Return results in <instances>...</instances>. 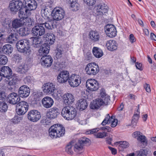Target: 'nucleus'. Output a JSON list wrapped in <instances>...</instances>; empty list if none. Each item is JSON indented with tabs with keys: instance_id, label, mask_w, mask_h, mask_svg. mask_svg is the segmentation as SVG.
Returning <instances> with one entry per match:
<instances>
[{
	"instance_id": "47",
	"label": "nucleus",
	"mask_w": 156,
	"mask_h": 156,
	"mask_svg": "<svg viewBox=\"0 0 156 156\" xmlns=\"http://www.w3.org/2000/svg\"><path fill=\"white\" fill-rule=\"evenodd\" d=\"M50 118L46 117L44 118L40 121V123L44 125H50L51 124V121Z\"/></svg>"
},
{
	"instance_id": "8",
	"label": "nucleus",
	"mask_w": 156,
	"mask_h": 156,
	"mask_svg": "<svg viewBox=\"0 0 156 156\" xmlns=\"http://www.w3.org/2000/svg\"><path fill=\"white\" fill-rule=\"evenodd\" d=\"M86 86L87 89L91 91H95L99 87V83L98 81L94 79H90L86 81Z\"/></svg>"
},
{
	"instance_id": "63",
	"label": "nucleus",
	"mask_w": 156,
	"mask_h": 156,
	"mask_svg": "<svg viewBox=\"0 0 156 156\" xmlns=\"http://www.w3.org/2000/svg\"><path fill=\"white\" fill-rule=\"evenodd\" d=\"M56 57L59 58L61 57L62 51L61 49H56L55 50Z\"/></svg>"
},
{
	"instance_id": "52",
	"label": "nucleus",
	"mask_w": 156,
	"mask_h": 156,
	"mask_svg": "<svg viewBox=\"0 0 156 156\" xmlns=\"http://www.w3.org/2000/svg\"><path fill=\"white\" fill-rule=\"evenodd\" d=\"M84 2L88 6H93L94 5L96 0H83Z\"/></svg>"
},
{
	"instance_id": "12",
	"label": "nucleus",
	"mask_w": 156,
	"mask_h": 156,
	"mask_svg": "<svg viewBox=\"0 0 156 156\" xmlns=\"http://www.w3.org/2000/svg\"><path fill=\"white\" fill-rule=\"evenodd\" d=\"M105 30L107 35L110 37H115L116 35V30L115 26L111 24H108L105 27Z\"/></svg>"
},
{
	"instance_id": "32",
	"label": "nucleus",
	"mask_w": 156,
	"mask_h": 156,
	"mask_svg": "<svg viewBox=\"0 0 156 156\" xmlns=\"http://www.w3.org/2000/svg\"><path fill=\"white\" fill-rule=\"evenodd\" d=\"M78 105L80 110H84L86 108L87 106V104L86 99H82L79 100L77 102Z\"/></svg>"
},
{
	"instance_id": "40",
	"label": "nucleus",
	"mask_w": 156,
	"mask_h": 156,
	"mask_svg": "<svg viewBox=\"0 0 156 156\" xmlns=\"http://www.w3.org/2000/svg\"><path fill=\"white\" fill-rule=\"evenodd\" d=\"M129 145V144L128 142L126 141H121L119 142L118 147L120 150H122L123 149L128 147Z\"/></svg>"
},
{
	"instance_id": "2",
	"label": "nucleus",
	"mask_w": 156,
	"mask_h": 156,
	"mask_svg": "<svg viewBox=\"0 0 156 156\" xmlns=\"http://www.w3.org/2000/svg\"><path fill=\"white\" fill-rule=\"evenodd\" d=\"M50 136L52 138L60 137L64 135L65 128L61 125L56 124L51 126L49 129Z\"/></svg>"
},
{
	"instance_id": "49",
	"label": "nucleus",
	"mask_w": 156,
	"mask_h": 156,
	"mask_svg": "<svg viewBox=\"0 0 156 156\" xmlns=\"http://www.w3.org/2000/svg\"><path fill=\"white\" fill-rule=\"evenodd\" d=\"M107 133L105 132H99L95 134V136L97 138H103L107 136Z\"/></svg>"
},
{
	"instance_id": "13",
	"label": "nucleus",
	"mask_w": 156,
	"mask_h": 156,
	"mask_svg": "<svg viewBox=\"0 0 156 156\" xmlns=\"http://www.w3.org/2000/svg\"><path fill=\"white\" fill-rule=\"evenodd\" d=\"M31 33L34 36L39 37L44 34L45 29L43 26L37 25L35 26L32 29Z\"/></svg>"
},
{
	"instance_id": "46",
	"label": "nucleus",
	"mask_w": 156,
	"mask_h": 156,
	"mask_svg": "<svg viewBox=\"0 0 156 156\" xmlns=\"http://www.w3.org/2000/svg\"><path fill=\"white\" fill-rule=\"evenodd\" d=\"M93 103L96 105L97 108L98 109L100 106L103 105L102 100L98 99L93 101Z\"/></svg>"
},
{
	"instance_id": "38",
	"label": "nucleus",
	"mask_w": 156,
	"mask_h": 156,
	"mask_svg": "<svg viewBox=\"0 0 156 156\" xmlns=\"http://www.w3.org/2000/svg\"><path fill=\"white\" fill-rule=\"evenodd\" d=\"M92 52L95 57L99 58L103 55V53L101 49H93Z\"/></svg>"
},
{
	"instance_id": "15",
	"label": "nucleus",
	"mask_w": 156,
	"mask_h": 156,
	"mask_svg": "<svg viewBox=\"0 0 156 156\" xmlns=\"http://www.w3.org/2000/svg\"><path fill=\"white\" fill-rule=\"evenodd\" d=\"M30 90L29 87L26 85L21 86L18 90V94L22 98L28 97L30 93Z\"/></svg>"
},
{
	"instance_id": "58",
	"label": "nucleus",
	"mask_w": 156,
	"mask_h": 156,
	"mask_svg": "<svg viewBox=\"0 0 156 156\" xmlns=\"http://www.w3.org/2000/svg\"><path fill=\"white\" fill-rule=\"evenodd\" d=\"M100 130V128H97L93 129L86 132V133L87 134H93L98 132Z\"/></svg>"
},
{
	"instance_id": "51",
	"label": "nucleus",
	"mask_w": 156,
	"mask_h": 156,
	"mask_svg": "<svg viewBox=\"0 0 156 156\" xmlns=\"http://www.w3.org/2000/svg\"><path fill=\"white\" fill-rule=\"evenodd\" d=\"M50 49H39L38 55L40 56H46L49 52Z\"/></svg>"
},
{
	"instance_id": "20",
	"label": "nucleus",
	"mask_w": 156,
	"mask_h": 156,
	"mask_svg": "<svg viewBox=\"0 0 156 156\" xmlns=\"http://www.w3.org/2000/svg\"><path fill=\"white\" fill-rule=\"evenodd\" d=\"M54 101L52 98L49 97H44L42 100L43 106L46 108L51 107L53 104Z\"/></svg>"
},
{
	"instance_id": "7",
	"label": "nucleus",
	"mask_w": 156,
	"mask_h": 156,
	"mask_svg": "<svg viewBox=\"0 0 156 156\" xmlns=\"http://www.w3.org/2000/svg\"><path fill=\"white\" fill-rule=\"evenodd\" d=\"M23 6V2L16 0L11 1L9 4V8L11 12H16L21 10Z\"/></svg>"
},
{
	"instance_id": "35",
	"label": "nucleus",
	"mask_w": 156,
	"mask_h": 156,
	"mask_svg": "<svg viewBox=\"0 0 156 156\" xmlns=\"http://www.w3.org/2000/svg\"><path fill=\"white\" fill-rule=\"evenodd\" d=\"M107 49H117L116 43L114 40H109L106 44Z\"/></svg>"
},
{
	"instance_id": "1",
	"label": "nucleus",
	"mask_w": 156,
	"mask_h": 156,
	"mask_svg": "<svg viewBox=\"0 0 156 156\" xmlns=\"http://www.w3.org/2000/svg\"><path fill=\"white\" fill-rule=\"evenodd\" d=\"M90 140L87 138L83 137L80 138L78 142L73 146L72 145L71 142L69 143L66 147L65 150L68 154H73V147L74 150L78 153H81L83 151V146L85 145L89 144Z\"/></svg>"
},
{
	"instance_id": "25",
	"label": "nucleus",
	"mask_w": 156,
	"mask_h": 156,
	"mask_svg": "<svg viewBox=\"0 0 156 156\" xmlns=\"http://www.w3.org/2000/svg\"><path fill=\"white\" fill-rule=\"evenodd\" d=\"M89 37L90 39L94 42L98 41L100 38L99 33L96 30H91L89 32Z\"/></svg>"
},
{
	"instance_id": "11",
	"label": "nucleus",
	"mask_w": 156,
	"mask_h": 156,
	"mask_svg": "<svg viewBox=\"0 0 156 156\" xmlns=\"http://www.w3.org/2000/svg\"><path fill=\"white\" fill-rule=\"evenodd\" d=\"M41 115L40 112L36 110H31L29 112L28 118L30 121L36 122L41 118Z\"/></svg>"
},
{
	"instance_id": "14",
	"label": "nucleus",
	"mask_w": 156,
	"mask_h": 156,
	"mask_svg": "<svg viewBox=\"0 0 156 156\" xmlns=\"http://www.w3.org/2000/svg\"><path fill=\"white\" fill-rule=\"evenodd\" d=\"M70 76L68 72L66 70L61 71L58 76L57 81L60 83H64L66 82L69 80Z\"/></svg>"
},
{
	"instance_id": "5",
	"label": "nucleus",
	"mask_w": 156,
	"mask_h": 156,
	"mask_svg": "<svg viewBox=\"0 0 156 156\" xmlns=\"http://www.w3.org/2000/svg\"><path fill=\"white\" fill-rule=\"evenodd\" d=\"M65 13L64 10L61 8L56 7L52 11V16L54 20H60L63 18Z\"/></svg>"
},
{
	"instance_id": "61",
	"label": "nucleus",
	"mask_w": 156,
	"mask_h": 156,
	"mask_svg": "<svg viewBox=\"0 0 156 156\" xmlns=\"http://www.w3.org/2000/svg\"><path fill=\"white\" fill-rule=\"evenodd\" d=\"M101 99H102L103 100V104H105L106 105L110 101L109 97L108 95L105 96L104 98H102L101 99Z\"/></svg>"
},
{
	"instance_id": "41",
	"label": "nucleus",
	"mask_w": 156,
	"mask_h": 156,
	"mask_svg": "<svg viewBox=\"0 0 156 156\" xmlns=\"http://www.w3.org/2000/svg\"><path fill=\"white\" fill-rule=\"evenodd\" d=\"M19 11L18 16L20 18V19H25L30 15V14H28L27 12H26V9L25 12L23 11L21 9Z\"/></svg>"
},
{
	"instance_id": "59",
	"label": "nucleus",
	"mask_w": 156,
	"mask_h": 156,
	"mask_svg": "<svg viewBox=\"0 0 156 156\" xmlns=\"http://www.w3.org/2000/svg\"><path fill=\"white\" fill-rule=\"evenodd\" d=\"M22 120V118L18 116H15L12 119V122L14 124L18 123L20 122Z\"/></svg>"
},
{
	"instance_id": "27",
	"label": "nucleus",
	"mask_w": 156,
	"mask_h": 156,
	"mask_svg": "<svg viewBox=\"0 0 156 156\" xmlns=\"http://www.w3.org/2000/svg\"><path fill=\"white\" fill-rule=\"evenodd\" d=\"M69 105L65 106L64 107L62 110L61 114L62 117L68 120L69 117L70 116L69 115V112L70 111L72 112V110H71V108H69Z\"/></svg>"
},
{
	"instance_id": "34",
	"label": "nucleus",
	"mask_w": 156,
	"mask_h": 156,
	"mask_svg": "<svg viewBox=\"0 0 156 156\" xmlns=\"http://www.w3.org/2000/svg\"><path fill=\"white\" fill-rule=\"evenodd\" d=\"M29 69L27 65L26 64H22L17 69V71L20 73H25Z\"/></svg>"
},
{
	"instance_id": "48",
	"label": "nucleus",
	"mask_w": 156,
	"mask_h": 156,
	"mask_svg": "<svg viewBox=\"0 0 156 156\" xmlns=\"http://www.w3.org/2000/svg\"><path fill=\"white\" fill-rule=\"evenodd\" d=\"M71 4V8H73L74 10H78L79 8V5L78 3L76 1V0L74 1L73 0L71 1L69 3Z\"/></svg>"
},
{
	"instance_id": "9",
	"label": "nucleus",
	"mask_w": 156,
	"mask_h": 156,
	"mask_svg": "<svg viewBox=\"0 0 156 156\" xmlns=\"http://www.w3.org/2000/svg\"><path fill=\"white\" fill-rule=\"evenodd\" d=\"M81 81V78L78 75L73 74L70 76L68 83L70 86L75 87L80 85Z\"/></svg>"
},
{
	"instance_id": "43",
	"label": "nucleus",
	"mask_w": 156,
	"mask_h": 156,
	"mask_svg": "<svg viewBox=\"0 0 156 156\" xmlns=\"http://www.w3.org/2000/svg\"><path fill=\"white\" fill-rule=\"evenodd\" d=\"M8 109L7 104L5 102L0 103V112H6Z\"/></svg>"
},
{
	"instance_id": "21",
	"label": "nucleus",
	"mask_w": 156,
	"mask_h": 156,
	"mask_svg": "<svg viewBox=\"0 0 156 156\" xmlns=\"http://www.w3.org/2000/svg\"><path fill=\"white\" fill-rule=\"evenodd\" d=\"M30 42L26 40H21L16 44L17 49H29L30 47Z\"/></svg>"
},
{
	"instance_id": "56",
	"label": "nucleus",
	"mask_w": 156,
	"mask_h": 156,
	"mask_svg": "<svg viewBox=\"0 0 156 156\" xmlns=\"http://www.w3.org/2000/svg\"><path fill=\"white\" fill-rule=\"evenodd\" d=\"M17 50L19 52L27 55H30L31 52L30 49H17Z\"/></svg>"
},
{
	"instance_id": "31",
	"label": "nucleus",
	"mask_w": 156,
	"mask_h": 156,
	"mask_svg": "<svg viewBox=\"0 0 156 156\" xmlns=\"http://www.w3.org/2000/svg\"><path fill=\"white\" fill-rule=\"evenodd\" d=\"M24 23L22 19H16L12 21V26L13 28L16 29L23 25Z\"/></svg>"
},
{
	"instance_id": "30",
	"label": "nucleus",
	"mask_w": 156,
	"mask_h": 156,
	"mask_svg": "<svg viewBox=\"0 0 156 156\" xmlns=\"http://www.w3.org/2000/svg\"><path fill=\"white\" fill-rule=\"evenodd\" d=\"M29 32L28 28L22 27L20 28L17 31L16 35L17 37L18 36H25L29 34Z\"/></svg>"
},
{
	"instance_id": "33",
	"label": "nucleus",
	"mask_w": 156,
	"mask_h": 156,
	"mask_svg": "<svg viewBox=\"0 0 156 156\" xmlns=\"http://www.w3.org/2000/svg\"><path fill=\"white\" fill-rule=\"evenodd\" d=\"M17 38L18 37L16 35V33L15 34L11 33L6 38V40L9 43H12L16 41L17 39Z\"/></svg>"
},
{
	"instance_id": "60",
	"label": "nucleus",
	"mask_w": 156,
	"mask_h": 156,
	"mask_svg": "<svg viewBox=\"0 0 156 156\" xmlns=\"http://www.w3.org/2000/svg\"><path fill=\"white\" fill-rule=\"evenodd\" d=\"M39 16H38L36 17V20L38 24L39 25H41L43 26L44 24V23L43 20L42 18H39Z\"/></svg>"
},
{
	"instance_id": "39",
	"label": "nucleus",
	"mask_w": 156,
	"mask_h": 156,
	"mask_svg": "<svg viewBox=\"0 0 156 156\" xmlns=\"http://www.w3.org/2000/svg\"><path fill=\"white\" fill-rule=\"evenodd\" d=\"M23 25H25L28 27H30L34 23V22L33 20L30 18L27 17L26 18L23 19Z\"/></svg>"
},
{
	"instance_id": "23",
	"label": "nucleus",
	"mask_w": 156,
	"mask_h": 156,
	"mask_svg": "<svg viewBox=\"0 0 156 156\" xmlns=\"http://www.w3.org/2000/svg\"><path fill=\"white\" fill-rule=\"evenodd\" d=\"M58 114V109L54 107L49 109V112H47V116L50 119H54L56 117Z\"/></svg>"
},
{
	"instance_id": "29",
	"label": "nucleus",
	"mask_w": 156,
	"mask_h": 156,
	"mask_svg": "<svg viewBox=\"0 0 156 156\" xmlns=\"http://www.w3.org/2000/svg\"><path fill=\"white\" fill-rule=\"evenodd\" d=\"M48 21L47 22L44 23V25L45 28L48 30H52L55 27L54 20L52 18L47 19Z\"/></svg>"
},
{
	"instance_id": "64",
	"label": "nucleus",
	"mask_w": 156,
	"mask_h": 156,
	"mask_svg": "<svg viewBox=\"0 0 156 156\" xmlns=\"http://www.w3.org/2000/svg\"><path fill=\"white\" fill-rule=\"evenodd\" d=\"M144 88L146 91L147 92L149 93L151 92V90L150 86L149 84L145 83L144 85Z\"/></svg>"
},
{
	"instance_id": "36",
	"label": "nucleus",
	"mask_w": 156,
	"mask_h": 156,
	"mask_svg": "<svg viewBox=\"0 0 156 156\" xmlns=\"http://www.w3.org/2000/svg\"><path fill=\"white\" fill-rule=\"evenodd\" d=\"M138 113H134L133 117L132 120L131 122V125L133 127H135L137 124V121L139 118V114L140 112L137 111Z\"/></svg>"
},
{
	"instance_id": "50",
	"label": "nucleus",
	"mask_w": 156,
	"mask_h": 156,
	"mask_svg": "<svg viewBox=\"0 0 156 156\" xmlns=\"http://www.w3.org/2000/svg\"><path fill=\"white\" fill-rule=\"evenodd\" d=\"M33 81V79L30 76H28L25 77L23 79V82L25 84H29L31 83Z\"/></svg>"
},
{
	"instance_id": "54",
	"label": "nucleus",
	"mask_w": 156,
	"mask_h": 156,
	"mask_svg": "<svg viewBox=\"0 0 156 156\" xmlns=\"http://www.w3.org/2000/svg\"><path fill=\"white\" fill-rule=\"evenodd\" d=\"M1 23L3 26L6 27L7 25H9L10 23L8 19L6 18H2Z\"/></svg>"
},
{
	"instance_id": "55",
	"label": "nucleus",
	"mask_w": 156,
	"mask_h": 156,
	"mask_svg": "<svg viewBox=\"0 0 156 156\" xmlns=\"http://www.w3.org/2000/svg\"><path fill=\"white\" fill-rule=\"evenodd\" d=\"M13 60L16 62H19L21 60V56L18 54H15L12 58Z\"/></svg>"
},
{
	"instance_id": "3",
	"label": "nucleus",
	"mask_w": 156,
	"mask_h": 156,
	"mask_svg": "<svg viewBox=\"0 0 156 156\" xmlns=\"http://www.w3.org/2000/svg\"><path fill=\"white\" fill-rule=\"evenodd\" d=\"M85 70L87 75L94 76L97 74L100 70L98 64L95 62H91L87 65Z\"/></svg>"
},
{
	"instance_id": "19",
	"label": "nucleus",
	"mask_w": 156,
	"mask_h": 156,
	"mask_svg": "<svg viewBox=\"0 0 156 156\" xmlns=\"http://www.w3.org/2000/svg\"><path fill=\"white\" fill-rule=\"evenodd\" d=\"M0 71L3 78L9 77L12 74V70L8 66H3L1 68Z\"/></svg>"
},
{
	"instance_id": "6",
	"label": "nucleus",
	"mask_w": 156,
	"mask_h": 156,
	"mask_svg": "<svg viewBox=\"0 0 156 156\" xmlns=\"http://www.w3.org/2000/svg\"><path fill=\"white\" fill-rule=\"evenodd\" d=\"M29 107L28 104L24 101L18 103L16 105V112L20 115L24 114L27 111Z\"/></svg>"
},
{
	"instance_id": "57",
	"label": "nucleus",
	"mask_w": 156,
	"mask_h": 156,
	"mask_svg": "<svg viewBox=\"0 0 156 156\" xmlns=\"http://www.w3.org/2000/svg\"><path fill=\"white\" fill-rule=\"evenodd\" d=\"M118 120L117 119H114L112 116V119L111 120V126L114 127L116 126L117 124Z\"/></svg>"
},
{
	"instance_id": "17",
	"label": "nucleus",
	"mask_w": 156,
	"mask_h": 156,
	"mask_svg": "<svg viewBox=\"0 0 156 156\" xmlns=\"http://www.w3.org/2000/svg\"><path fill=\"white\" fill-rule=\"evenodd\" d=\"M41 61L42 66L47 68L50 67L52 65L53 60L51 56L46 55L42 57Z\"/></svg>"
},
{
	"instance_id": "37",
	"label": "nucleus",
	"mask_w": 156,
	"mask_h": 156,
	"mask_svg": "<svg viewBox=\"0 0 156 156\" xmlns=\"http://www.w3.org/2000/svg\"><path fill=\"white\" fill-rule=\"evenodd\" d=\"M69 108H71V109L72 110V112L70 111L69 112V114L70 116L69 117L68 119V120H72L76 116V109L72 106L69 105Z\"/></svg>"
},
{
	"instance_id": "22",
	"label": "nucleus",
	"mask_w": 156,
	"mask_h": 156,
	"mask_svg": "<svg viewBox=\"0 0 156 156\" xmlns=\"http://www.w3.org/2000/svg\"><path fill=\"white\" fill-rule=\"evenodd\" d=\"M64 103L66 105L72 104L74 101L73 96L71 94H65L63 96Z\"/></svg>"
},
{
	"instance_id": "53",
	"label": "nucleus",
	"mask_w": 156,
	"mask_h": 156,
	"mask_svg": "<svg viewBox=\"0 0 156 156\" xmlns=\"http://www.w3.org/2000/svg\"><path fill=\"white\" fill-rule=\"evenodd\" d=\"M136 156H146L147 153L146 151L143 149L140 150L139 151L136 152Z\"/></svg>"
},
{
	"instance_id": "10",
	"label": "nucleus",
	"mask_w": 156,
	"mask_h": 156,
	"mask_svg": "<svg viewBox=\"0 0 156 156\" xmlns=\"http://www.w3.org/2000/svg\"><path fill=\"white\" fill-rule=\"evenodd\" d=\"M55 85L53 83L48 82L44 83L42 87L43 92L46 94H52L55 90Z\"/></svg>"
},
{
	"instance_id": "4",
	"label": "nucleus",
	"mask_w": 156,
	"mask_h": 156,
	"mask_svg": "<svg viewBox=\"0 0 156 156\" xmlns=\"http://www.w3.org/2000/svg\"><path fill=\"white\" fill-rule=\"evenodd\" d=\"M23 6L26 9V12L28 14H31L30 11L35 10L37 4L35 0H24Z\"/></svg>"
},
{
	"instance_id": "18",
	"label": "nucleus",
	"mask_w": 156,
	"mask_h": 156,
	"mask_svg": "<svg viewBox=\"0 0 156 156\" xmlns=\"http://www.w3.org/2000/svg\"><path fill=\"white\" fill-rule=\"evenodd\" d=\"M108 8V6L105 4H100L96 7V14L97 15H102L107 12Z\"/></svg>"
},
{
	"instance_id": "28",
	"label": "nucleus",
	"mask_w": 156,
	"mask_h": 156,
	"mask_svg": "<svg viewBox=\"0 0 156 156\" xmlns=\"http://www.w3.org/2000/svg\"><path fill=\"white\" fill-rule=\"evenodd\" d=\"M46 40L49 42L50 45H52L55 41V37L54 35L51 33H48L44 35Z\"/></svg>"
},
{
	"instance_id": "45",
	"label": "nucleus",
	"mask_w": 156,
	"mask_h": 156,
	"mask_svg": "<svg viewBox=\"0 0 156 156\" xmlns=\"http://www.w3.org/2000/svg\"><path fill=\"white\" fill-rule=\"evenodd\" d=\"M83 52L85 57L87 59V60H89L92 58V55L88 49L83 50Z\"/></svg>"
},
{
	"instance_id": "16",
	"label": "nucleus",
	"mask_w": 156,
	"mask_h": 156,
	"mask_svg": "<svg viewBox=\"0 0 156 156\" xmlns=\"http://www.w3.org/2000/svg\"><path fill=\"white\" fill-rule=\"evenodd\" d=\"M20 100V98L18 94L14 92L9 94L7 97L8 102L12 105L17 104Z\"/></svg>"
},
{
	"instance_id": "42",
	"label": "nucleus",
	"mask_w": 156,
	"mask_h": 156,
	"mask_svg": "<svg viewBox=\"0 0 156 156\" xmlns=\"http://www.w3.org/2000/svg\"><path fill=\"white\" fill-rule=\"evenodd\" d=\"M137 140L142 143L144 146L147 145V140H146V137L144 135H141L139 137L137 138Z\"/></svg>"
},
{
	"instance_id": "44",
	"label": "nucleus",
	"mask_w": 156,
	"mask_h": 156,
	"mask_svg": "<svg viewBox=\"0 0 156 156\" xmlns=\"http://www.w3.org/2000/svg\"><path fill=\"white\" fill-rule=\"evenodd\" d=\"M112 119V116L110 117L108 114H107L106 117L101 123V124L104 126L108 124H109L111 123V120Z\"/></svg>"
},
{
	"instance_id": "26",
	"label": "nucleus",
	"mask_w": 156,
	"mask_h": 156,
	"mask_svg": "<svg viewBox=\"0 0 156 156\" xmlns=\"http://www.w3.org/2000/svg\"><path fill=\"white\" fill-rule=\"evenodd\" d=\"M51 12V9L47 7L46 6L42 7L41 11V14L42 17H44L45 19H48L51 18L49 17L50 16Z\"/></svg>"
},
{
	"instance_id": "24",
	"label": "nucleus",
	"mask_w": 156,
	"mask_h": 156,
	"mask_svg": "<svg viewBox=\"0 0 156 156\" xmlns=\"http://www.w3.org/2000/svg\"><path fill=\"white\" fill-rule=\"evenodd\" d=\"M4 80L8 82V84L9 86L13 87L19 82V79L16 77L12 76L9 77L5 79Z\"/></svg>"
},
{
	"instance_id": "62",
	"label": "nucleus",
	"mask_w": 156,
	"mask_h": 156,
	"mask_svg": "<svg viewBox=\"0 0 156 156\" xmlns=\"http://www.w3.org/2000/svg\"><path fill=\"white\" fill-rule=\"evenodd\" d=\"M50 45L48 42L47 43H44L41 45V47L40 49H50L51 48L52 45Z\"/></svg>"
}]
</instances>
